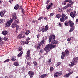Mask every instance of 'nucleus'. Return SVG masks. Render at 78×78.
<instances>
[{
  "mask_svg": "<svg viewBox=\"0 0 78 78\" xmlns=\"http://www.w3.org/2000/svg\"><path fill=\"white\" fill-rule=\"evenodd\" d=\"M56 46V45H53V44H49L45 47L44 50L45 51L48 50V51H46V53L47 54V53L50 51L51 49H53V48H55V47Z\"/></svg>",
  "mask_w": 78,
  "mask_h": 78,
  "instance_id": "1",
  "label": "nucleus"
},
{
  "mask_svg": "<svg viewBox=\"0 0 78 78\" xmlns=\"http://www.w3.org/2000/svg\"><path fill=\"white\" fill-rule=\"evenodd\" d=\"M69 53L70 52L69 51L68 49H66L65 52H62V53L61 58L62 59H63L66 56H69Z\"/></svg>",
  "mask_w": 78,
  "mask_h": 78,
  "instance_id": "2",
  "label": "nucleus"
},
{
  "mask_svg": "<svg viewBox=\"0 0 78 78\" xmlns=\"http://www.w3.org/2000/svg\"><path fill=\"white\" fill-rule=\"evenodd\" d=\"M62 18L60 19V22H64V21H65L66 20H67L68 19V16H66V14L64 13H62L61 16Z\"/></svg>",
  "mask_w": 78,
  "mask_h": 78,
  "instance_id": "3",
  "label": "nucleus"
},
{
  "mask_svg": "<svg viewBox=\"0 0 78 78\" xmlns=\"http://www.w3.org/2000/svg\"><path fill=\"white\" fill-rule=\"evenodd\" d=\"M12 22H13V20L11 19V18H10V20L7 21L6 23L5 24V27H9L11 25V23H12Z\"/></svg>",
  "mask_w": 78,
  "mask_h": 78,
  "instance_id": "4",
  "label": "nucleus"
},
{
  "mask_svg": "<svg viewBox=\"0 0 78 78\" xmlns=\"http://www.w3.org/2000/svg\"><path fill=\"white\" fill-rule=\"evenodd\" d=\"M31 51L30 50H28L27 52V55L26 56V58L27 60H29V59H31V56L30 55L31 54Z\"/></svg>",
  "mask_w": 78,
  "mask_h": 78,
  "instance_id": "5",
  "label": "nucleus"
},
{
  "mask_svg": "<svg viewBox=\"0 0 78 78\" xmlns=\"http://www.w3.org/2000/svg\"><path fill=\"white\" fill-rule=\"evenodd\" d=\"M55 36L53 35H51L49 37V42H51V41H52L55 40Z\"/></svg>",
  "mask_w": 78,
  "mask_h": 78,
  "instance_id": "6",
  "label": "nucleus"
},
{
  "mask_svg": "<svg viewBox=\"0 0 78 78\" xmlns=\"http://www.w3.org/2000/svg\"><path fill=\"white\" fill-rule=\"evenodd\" d=\"M61 75H62V72L61 71L56 72L54 74V77L56 78V77H58V76H60Z\"/></svg>",
  "mask_w": 78,
  "mask_h": 78,
  "instance_id": "7",
  "label": "nucleus"
},
{
  "mask_svg": "<svg viewBox=\"0 0 78 78\" xmlns=\"http://www.w3.org/2000/svg\"><path fill=\"white\" fill-rule=\"evenodd\" d=\"M70 16L72 17V18H74L76 16V11H74L73 12H71L70 14Z\"/></svg>",
  "mask_w": 78,
  "mask_h": 78,
  "instance_id": "8",
  "label": "nucleus"
},
{
  "mask_svg": "<svg viewBox=\"0 0 78 78\" xmlns=\"http://www.w3.org/2000/svg\"><path fill=\"white\" fill-rule=\"evenodd\" d=\"M48 29V25H46L45 26L44 28H43L41 29V31L42 32H47Z\"/></svg>",
  "mask_w": 78,
  "mask_h": 78,
  "instance_id": "9",
  "label": "nucleus"
},
{
  "mask_svg": "<svg viewBox=\"0 0 78 78\" xmlns=\"http://www.w3.org/2000/svg\"><path fill=\"white\" fill-rule=\"evenodd\" d=\"M77 60H76V58L74 57L73 58V62H71V63H72L74 65H76L77 64Z\"/></svg>",
  "mask_w": 78,
  "mask_h": 78,
  "instance_id": "10",
  "label": "nucleus"
},
{
  "mask_svg": "<svg viewBox=\"0 0 78 78\" xmlns=\"http://www.w3.org/2000/svg\"><path fill=\"white\" fill-rule=\"evenodd\" d=\"M71 71L72 70L70 69L69 70V72L71 71V72H69V73L65 75H64V77H65V78H68V77H69V76L70 75H71V74H72V73H73V72Z\"/></svg>",
  "mask_w": 78,
  "mask_h": 78,
  "instance_id": "11",
  "label": "nucleus"
},
{
  "mask_svg": "<svg viewBox=\"0 0 78 78\" xmlns=\"http://www.w3.org/2000/svg\"><path fill=\"white\" fill-rule=\"evenodd\" d=\"M12 19L14 20H16V19H17V17L16 16V13H13L12 14Z\"/></svg>",
  "mask_w": 78,
  "mask_h": 78,
  "instance_id": "12",
  "label": "nucleus"
},
{
  "mask_svg": "<svg viewBox=\"0 0 78 78\" xmlns=\"http://www.w3.org/2000/svg\"><path fill=\"white\" fill-rule=\"evenodd\" d=\"M18 37L20 39H21V38H22V39H23V38L25 37V34H22V33H21L18 35Z\"/></svg>",
  "mask_w": 78,
  "mask_h": 78,
  "instance_id": "13",
  "label": "nucleus"
},
{
  "mask_svg": "<svg viewBox=\"0 0 78 78\" xmlns=\"http://www.w3.org/2000/svg\"><path fill=\"white\" fill-rule=\"evenodd\" d=\"M41 46V45L40 44H39L38 45L36 44L34 46V47L37 50H40Z\"/></svg>",
  "mask_w": 78,
  "mask_h": 78,
  "instance_id": "14",
  "label": "nucleus"
},
{
  "mask_svg": "<svg viewBox=\"0 0 78 78\" xmlns=\"http://www.w3.org/2000/svg\"><path fill=\"white\" fill-rule=\"evenodd\" d=\"M73 4V2H72L71 4H67L66 6L67 8H68V7H69V8H72V5H71Z\"/></svg>",
  "mask_w": 78,
  "mask_h": 78,
  "instance_id": "15",
  "label": "nucleus"
},
{
  "mask_svg": "<svg viewBox=\"0 0 78 78\" xmlns=\"http://www.w3.org/2000/svg\"><path fill=\"white\" fill-rule=\"evenodd\" d=\"M2 34L3 35H4L5 36H6L8 34V31L6 30H4L2 32Z\"/></svg>",
  "mask_w": 78,
  "mask_h": 78,
  "instance_id": "16",
  "label": "nucleus"
},
{
  "mask_svg": "<svg viewBox=\"0 0 78 78\" xmlns=\"http://www.w3.org/2000/svg\"><path fill=\"white\" fill-rule=\"evenodd\" d=\"M52 43H53V44H54L55 45H56L58 43V41L55 40H54L52 41Z\"/></svg>",
  "mask_w": 78,
  "mask_h": 78,
  "instance_id": "17",
  "label": "nucleus"
},
{
  "mask_svg": "<svg viewBox=\"0 0 78 78\" xmlns=\"http://www.w3.org/2000/svg\"><path fill=\"white\" fill-rule=\"evenodd\" d=\"M19 7V4H16L15 5L14 8L16 10H17Z\"/></svg>",
  "mask_w": 78,
  "mask_h": 78,
  "instance_id": "18",
  "label": "nucleus"
},
{
  "mask_svg": "<svg viewBox=\"0 0 78 78\" xmlns=\"http://www.w3.org/2000/svg\"><path fill=\"white\" fill-rule=\"evenodd\" d=\"M16 26H17V24L14 23L12 25V27L13 28H14L16 27Z\"/></svg>",
  "mask_w": 78,
  "mask_h": 78,
  "instance_id": "19",
  "label": "nucleus"
},
{
  "mask_svg": "<svg viewBox=\"0 0 78 78\" xmlns=\"http://www.w3.org/2000/svg\"><path fill=\"white\" fill-rule=\"evenodd\" d=\"M47 76V75L46 74H42V75H41L40 77L41 78H46Z\"/></svg>",
  "mask_w": 78,
  "mask_h": 78,
  "instance_id": "20",
  "label": "nucleus"
},
{
  "mask_svg": "<svg viewBox=\"0 0 78 78\" xmlns=\"http://www.w3.org/2000/svg\"><path fill=\"white\" fill-rule=\"evenodd\" d=\"M28 74H29V75H34V73L32 71H29L28 72Z\"/></svg>",
  "mask_w": 78,
  "mask_h": 78,
  "instance_id": "21",
  "label": "nucleus"
},
{
  "mask_svg": "<svg viewBox=\"0 0 78 78\" xmlns=\"http://www.w3.org/2000/svg\"><path fill=\"white\" fill-rule=\"evenodd\" d=\"M30 33V30H27L25 33V34L26 35H28Z\"/></svg>",
  "mask_w": 78,
  "mask_h": 78,
  "instance_id": "22",
  "label": "nucleus"
},
{
  "mask_svg": "<svg viewBox=\"0 0 78 78\" xmlns=\"http://www.w3.org/2000/svg\"><path fill=\"white\" fill-rule=\"evenodd\" d=\"M11 60L12 61H15L16 60V56L12 57L11 59Z\"/></svg>",
  "mask_w": 78,
  "mask_h": 78,
  "instance_id": "23",
  "label": "nucleus"
},
{
  "mask_svg": "<svg viewBox=\"0 0 78 78\" xmlns=\"http://www.w3.org/2000/svg\"><path fill=\"white\" fill-rule=\"evenodd\" d=\"M44 39V38L43 40H42L40 42V44L41 46L42 45V44H44V43H45V40Z\"/></svg>",
  "mask_w": 78,
  "mask_h": 78,
  "instance_id": "24",
  "label": "nucleus"
},
{
  "mask_svg": "<svg viewBox=\"0 0 78 78\" xmlns=\"http://www.w3.org/2000/svg\"><path fill=\"white\" fill-rule=\"evenodd\" d=\"M64 2H65V3H67V2H68L70 3H72V0H65Z\"/></svg>",
  "mask_w": 78,
  "mask_h": 78,
  "instance_id": "25",
  "label": "nucleus"
},
{
  "mask_svg": "<svg viewBox=\"0 0 78 78\" xmlns=\"http://www.w3.org/2000/svg\"><path fill=\"white\" fill-rule=\"evenodd\" d=\"M23 53V52H22V51H21L19 54H18L17 55L18 57H20V56H21L22 55Z\"/></svg>",
  "mask_w": 78,
  "mask_h": 78,
  "instance_id": "26",
  "label": "nucleus"
},
{
  "mask_svg": "<svg viewBox=\"0 0 78 78\" xmlns=\"http://www.w3.org/2000/svg\"><path fill=\"white\" fill-rule=\"evenodd\" d=\"M1 17H3L4 16V13H3V11H2L0 12Z\"/></svg>",
  "mask_w": 78,
  "mask_h": 78,
  "instance_id": "27",
  "label": "nucleus"
},
{
  "mask_svg": "<svg viewBox=\"0 0 78 78\" xmlns=\"http://www.w3.org/2000/svg\"><path fill=\"white\" fill-rule=\"evenodd\" d=\"M56 17L57 18H58V19H59L61 17V16L59 14H58L56 15Z\"/></svg>",
  "mask_w": 78,
  "mask_h": 78,
  "instance_id": "28",
  "label": "nucleus"
},
{
  "mask_svg": "<svg viewBox=\"0 0 78 78\" xmlns=\"http://www.w3.org/2000/svg\"><path fill=\"white\" fill-rule=\"evenodd\" d=\"M33 63H34V66H36L38 65L36 61H34L33 62Z\"/></svg>",
  "mask_w": 78,
  "mask_h": 78,
  "instance_id": "29",
  "label": "nucleus"
},
{
  "mask_svg": "<svg viewBox=\"0 0 78 78\" xmlns=\"http://www.w3.org/2000/svg\"><path fill=\"white\" fill-rule=\"evenodd\" d=\"M60 65H61V62H58L57 63V64L56 65V67H58L59 66H60Z\"/></svg>",
  "mask_w": 78,
  "mask_h": 78,
  "instance_id": "30",
  "label": "nucleus"
},
{
  "mask_svg": "<svg viewBox=\"0 0 78 78\" xmlns=\"http://www.w3.org/2000/svg\"><path fill=\"white\" fill-rule=\"evenodd\" d=\"M19 21H20L19 19H18L17 20H15L14 23H16L17 24V23H19Z\"/></svg>",
  "mask_w": 78,
  "mask_h": 78,
  "instance_id": "31",
  "label": "nucleus"
},
{
  "mask_svg": "<svg viewBox=\"0 0 78 78\" xmlns=\"http://www.w3.org/2000/svg\"><path fill=\"white\" fill-rule=\"evenodd\" d=\"M74 29H75V27H71L69 30V32H71L72 31H73L74 30Z\"/></svg>",
  "mask_w": 78,
  "mask_h": 78,
  "instance_id": "32",
  "label": "nucleus"
},
{
  "mask_svg": "<svg viewBox=\"0 0 78 78\" xmlns=\"http://www.w3.org/2000/svg\"><path fill=\"white\" fill-rule=\"evenodd\" d=\"M54 70V68H53V67H51L50 68V72H53Z\"/></svg>",
  "mask_w": 78,
  "mask_h": 78,
  "instance_id": "33",
  "label": "nucleus"
},
{
  "mask_svg": "<svg viewBox=\"0 0 78 78\" xmlns=\"http://www.w3.org/2000/svg\"><path fill=\"white\" fill-rule=\"evenodd\" d=\"M13 65L15 66H19V63L17 62H16L14 63Z\"/></svg>",
  "mask_w": 78,
  "mask_h": 78,
  "instance_id": "34",
  "label": "nucleus"
},
{
  "mask_svg": "<svg viewBox=\"0 0 78 78\" xmlns=\"http://www.w3.org/2000/svg\"><path fill=\"white\" fill-rule=\"evenodd\" d=\"M25 69H26V68L25 67L23 66V67H22L21 69L23 71H25Z\"/></svg>",
  "mask_w": 78,
  "mask_h": 78,
  "instance_id": "35",
  "label": "nucleus"
},
{
  "mask_svg": "<svg viewBox=\"0 0 78 78\" xmlns=\"http://www.w3.org/2000/svg\"><path fill=\"white\" fill-rule=\"evenodd\" d=\"M73 25H74V23H72L71 24H70V27H75L73 26Z\"/></svg>",
  "mask_w": 78,
  "mask_h": 78,
  "instance_id": "36",
  "label": "nucleus"
},
{
  "mask_svg": "<svg viewBox=\"0 0 78 78\" xmlns=\"http://www.w3.org/2000/svg\"><path fill=\"white\" fill-rule=\"evenodd\" d=\"M25 11V9H24L22 8L21 9V12L24 15V12Z\"/></svg>",
  "mask_w": 78,
  "mask_h": 78,
  "instance_id": "37",
  "label": "nucleus"
},
{
  "mask_svg": "<svg viewBox=\"0 0 78 78\" xmlns=\"http://www.w3.org/2000/svg\"><path fill=\"white\" fill-rule=\"evenodd\" d=\"M47 9H50V8L51 7L49 5H47Z\"/></svg>",
  "mask_w": 78,
  "mask_h": 78,
  "instance_id": "38",
  "label": "nucleus"
},
{
  "mask_svg": "<svg viewBox=\"0 0 78 78\" xmlns=\"http://www.w3.org/2000/svg\"><path fill=\"white\" fill-rule=\"evenodd\" d=\"M9 61H10V59H7L4 62V63H5V62H9Z\"/></svg>",
  "mask_w": 78,
  "mask_h": 78,
  "instance_id": "39",
  "label": "nucleus"
},
{
  "mask_svg": "<svg viewBox=\"0 0 78 78\" xmlns=\"http://www.w3.org/2000/svg\"><path fill=\"white\" fill-rule=\"evenodd\" d=\"M73 22H72V21H71V20H69L68 21V23L69 25H70L72 24Z\"/></svg>",
  "mask_w": 78,
  "mask_h": 78,
  "instance_id": "40",
  "label": "nucleus"
},
{
  "mask_svg": "<svg viewBox=\"0 0 78 78\" xmlns=\"http://www.w3.org/2000/svg\"><path fill=\"white\" fill-rule=\"evenodd\" d=\"M65 25L66 26H68L69 25V23L67 22H65L64 23Z\"/></svg>",
  "mask_w": 78,
  "mask_h": 78,
  "instance_id": "41",
  "label": "nucleus"
},
{
  "mask_svg": "<svg viewBox=\"0 0 78 78\" xmlns=\"http://www.w3.org/2000/svg\"><path fill=\"white\" fill-rule=\"evenodd\" d=\"M71 11V9H67L66 12H70Z\"/></svg>",
  "mask_w": 78,
  "mask_h": 78,
  "instance_id": "42",
  "label": "nucleus"
},
{
  "mask_svg": "<svg viewBox=\"0 0 78 78\" xmlns=\"http://www.w3.org/2000/svg\"><path fill=\"white\" fill-rule=\"evenodd\" d=\"M40 53L41 54L42 53H43V50H42V49H41L40 50Z\"/></svg>",
  "mask_w": 78,
  "mask_h": 78,
  "instance_id": "43",
  "label": "nucleus"
},
{
  "mask_svg": "<svg viewBox=\"0 0 78 78\" xmlns=\"http://www.w3.org/2000/svg\"><path fill=\"white\" fill-rule=\"evenodd\" d=\"M3 22V20L2 19L0 20V24H2Z\"/></svg>",
  "mask_w": 78,
  "mask_h": 78,
  "instance_id": "44",
  "label": "nucleus"
},
{
  "mask_svg": "<svg viewBox=\"0 0 78 78\" xmlns=\"http://www.w3.org/2000/svg\"><path fill=\"white\" fill-rule=\"evenodd\" d=\"M42 19H43V17L41 16L38 18V20H42Z\"/></svg>",
  "mask_w": 78,
  "mask_h": 78,
  "instance_id": "45",
  "label": "nucleus"
},
{
  "mask_svg": "<svg viewBox=\"0 0 78 78\" xmlns=\"http://www.w3.org/2000/svg\"><path fill=\"white\" fill-rule=\"evenodd\" d=\"M24 42L26 44H28L29 43V41L27 40H26Z\"/></svg>",
  "mask_w": 78,
  "mask_h": 78,
  "instance_id": "46",
  "label": "nucleus"
},
{
  "mask_svg": "<svg viewBox=\"0 0 78 78\" xmlns=\"http://www.w3.org/2000/svg\"><path fill=\"white\" fill-rule=\"evenodd\" d=\"M21 44L22 45H23L25 44V42L24 41H21Z\"/></svg>",
  "mask_w": 78,
  "mask_h": 78,
  "instance_id": "47",
  "label": "nucleus"
},
{
  "mask_svg": "<svg viewBox=\"0 0 78 78\" xmlns=\"http://www.w3.org/2000/svg\"><path fill=\"white\" fill-rule=\"evenodd\" d=\"M27 66H31V63H30L29 62H27Z\"/></svg>",
  "mask_w": 78,
  "mask_h": 78,
  "instance_id": "48",
  "label": "nucleus"
},
{
  "mask_svg": "<svg viewBox=\"0 0 78 78\" xmlns=\"http://www.w3.org/2000/svg\"><path fill=\"white\" fill-rule=\"evenodd\" d=\"M22 48L20 47L19 48V50L20 51H22Z\"/></svg>",
  "mask_w": 78,
  "mask_h": 78,
  "instance_id": "49",
  "label": "nucleus"
},
{
  "mask_svg": "<svg viewBox=\"0 0 78 78\" xmlns=\"http://www.w3.org/2000/svg\"><path fill=\"white\" fill-rule=\"evenodd\" d=\"M71 39H72V37H70V38H68L67 39V41H70Z\"/></svg>",
  "mask_w": 78,
  "mask_h": 78,
  "instance_id": "50",
  "label": "nucleus"
},
{
  "mask_svg": "<svg viewBox=\"0 0 78 78\" xmlns=\"http://www.w3.org/2000/svg\"><path fill=\"white\" fill-rule=\"evenodd\" d=\"M8 39V38H7L6 37H4V40H5V41H7V40Z\"/></svg>",
  "mask_w": 78,
  "mask_h": 78,
  "instance_id": "51",
  "label": "nucleus"
},
{
  "mask_svg": "<svg viewBox=\"0 0 78 78\" xmlns=\"http://www.w3.org/2000/svg\"><path fill=\"white\" fill-rule=\"evenodd\" d=\"M54 15V13H51L50 15V17H52V16H53Z\"/></svg>",
  "mask_w": 78,
  "mask_h": 78,
  "instance_id": "52",
  "label": "nucleus"
},
{
  "mask_svg": "<svg viewBox=\"0 0 78 78\" xmlns=\"http://www.w3.org/2000/svg\"><path fill=\"white\" fill-rule=\"evenodd\" d=\"M71 64H69V66H70V67H72V66H73L74 65V64H73L72 63H71Z\"/></svg>",
  "mask_w": 78,
  "mask_h": 78,
  "instance_id": "53",
  "label": "nucleus"
},
{
  "mask_svg": "<svg viewBox=\"0 0 78 78\" xmlns=\"http://www.w3.org/2000/svg\"><path fill=\"white\" fill-rule=\"evenodd\" d=\"M36 20H33L32 22V23H36Z\"/></svg>",
  "mask_w": 78,
  "mask_h": 78,
  "instance_id": "54",
  "label": "nucleus"
},
{
  "mask_svg": "<svg viewBox=\"0 0 78 78\" xmlns=\"http://www.w3.org/2000/svg\"><path fill=\"white\" fill-rule=\"evenodd\" d=\"M58 11H59V12H61V11H62V9L59 8L58 9Z\"/></svg>",
  "mask_w": 78,
  "mask_h": 78,
  "instance_id": "55",
  "label": "nucleus"
},
{
  "mask_svg": "<svg viewBox=\"0 0 78 78\" xmlns=\"http://www.w3.org/2000/svg\"><path fill=\"white\" fill-rule=\"evenodd\" d=\"M67 7L66 6L63 8V9H67Z\"/></svg>",
  "mask_w": 78,
  "mask_h": 78,
  "instance_id": "56",
  "label": "nucleus"
},
{
  "mask_svg": "<svg viewBox=\"0 0 78 78\" xmlns=\"http://www.w3.org/2000/svg\"><path fill=\"white\" fill-rule=\"evenodd\" d=\"M51 58H50V59H49V61H48L49 63H50V62H51Z\"/></svg>",
  "mask_w": 78,
  "mask_h": 78,
  "instance_id": "57",
  "label": "nucleus"
},
{
  "mask_svg": "<svg viewBox=\"0 0 78 78\" xmlns=\"http://www.w3.org/2000/svg\"><path fill=\"white\" fill-rule=\"evenodd\" d=\"M50 0H48L46 2V4H48V3H49L50 2Z\"/></svg>",
  "mask_w": 78,
  "mask_h": 78,
  "instance_id": "58",
  "label": "nucleus"
},
{
  "mask_svg": "<svg viewBox=\"0 0 78 78\" xmlns=\"http://www.w3.org/2000/svg\"><path fill=\"white\" fill-rule=\"evenodd\" d=\"M19 28V26H17L16 28V30H18Z\"/></svg>",
  "mask_w": 78,
  "mask_h": 78,
  "instance_id": "59",
  "label": "nucleus"
},
{
  "mask_svg": "<svg viewBox=\"0 0 78 78\" xmlns=\"http://www.w3.org/2000/svg\"><path fill=\"white\" fill-rule=\"evenodd\" d=\"M61 24L62 23L61 22L59 23L58 25L59 27H61V26H62Z\"/></svg>",
  "mask_w": 78,
  "mask_h": 78,
  "instance_id": "60",
  "label": "nucleus"
},
{
  "mask_svg": "<svg viewBox=\"0 0 78 78\" xmlns=\"http://www.w3.org/2000/svg\"><path fill=\"white\" fill-rule=\"evenodd\" d=\"M3 44V41H2L0 43L1 45H2Z\"/></svg>",
  "mask_w": 78,
  "mask_h": 78,
  "instance_id": "61",
  "label": "nucleus"
},
{
  "mask_svg": "<svg viewBox=\"0 0 78 78\" xmlns=\"http://www.w3.org/2000/svg\"><path fill=\"white\" fill-rule=\"evenodd\" d=\"M40 36H41V35L39 34H38L37 36V38H39Z\"/></svg>",
  "mask_w": 78,
  "mask_h": 78,
  "instance_id": "62",
  "label": "nucleus"
},
{
  "mask_svg": "<svg viewBox=\"0 0 78 78\" xmlns=\"http://www.w3.org/2000/svg\"><path fill=\"white\" fill-rule=\"evenodd\" d=\"M49 5L51 7V6H52V5H53V3H51Z\"/></svg>",
  "mask_w": 78,
  "mask_h": 78,
  "instance_id": "63",
  "label": "nucleus"
},
{
  "mask_svg": "<svg viewBox=\"0 0 78 78\" xmlns=\"http://www.w3.org/2000/svg\"><path fill=\"white\" fill-rule=\"evenodd\" d=\"M30 38L29 37H28L26 40H27V41H29V40H30Z\"/></svg>",
  "mask_w": 78,
  "mask_h": 78,
  "instance_id": "64",
  "label": "nucleus"
}]
</instances>
